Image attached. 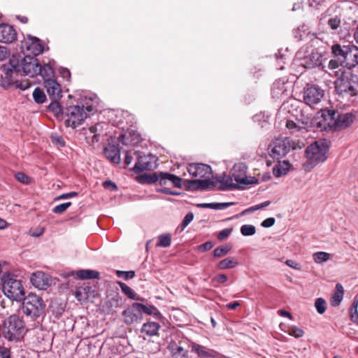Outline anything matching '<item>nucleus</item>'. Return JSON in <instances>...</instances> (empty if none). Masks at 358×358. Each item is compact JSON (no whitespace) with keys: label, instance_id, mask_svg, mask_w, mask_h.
<instances>
[{"label":"nucleus","instance_id":"nucleus-1","mask_svg":"<svg viewBox=\"0 0 358 358\" xmlns=\"http://www.w3.org/2000/svg\"><path fill=\"white\" fill-rule=\"evenodd\" d=\"M39 71V62L36 58L31 56H25L23 59L13 56L8 64H4L2 69L3 75L1 78L7 80L8 84L15 80L16 76H27L34 77L38 75Z\"/></svg>","mask_w":358,"mask_h":358},{"label":"nucleus","instance_id":"nucleus-2","mask_svg":"<svg viewBox=\"0 0 358 358\" xmlns=\"http://www.w3.org/2000/svg\"><path fill=\"white\" fill-rule=\"evenodd\" d=\"M24 327L23 320L16 315H12L6 319L3 324L2 333L10 341L20 338Z\"/></svg>","mask_w":358,"mask_h":358},{"label":"nucleus","instance_id":"nucleus-3","mask_svg":"<svg viewBox=\"0 0 358 358\" xmlns=\"http://www.w3.org/2000/svg\"><path fill=\"white\" fill-rule=\"evenodd\" d=\"M297 148L296 143L287 137H279L273 140L268 147V154L273 159L284 157L290 150Z\"/></svg>","mask_w":358,"mask_h":358},{"label":"nucleus","instance_id":"nucleus-4","mask_svg":"<svg viewBox=\"0 0 358 358\" xmlns=\"http://www.w3.org/2000/svg\"><path fill=\"white\" fill-rule=\"evenodd\" d=\"M45 305L43 299L34 294L23 298L22 311L31 317H38L44 313Z\"/></svg>","mask_w":358,"mask_h":358},{"label":"nucleus","instance_id":"nucleus-5","mask_svg":"<svg viewBox=\"0 0 358 358\" xmlns=\"http://www.w3.org/2000/svg\"><path fill=\"white\" fill-rule=\"evenodd\" d=\"M2 287L4 294L12 300L21 301L24 296V288L20 280L12 276L4 277Z\"/></svg>","mask_w":358,"mask_h":358},{"label":"nucleus","instance_id":"nucleus-6","mask_svg":"<svg viewBox=\"0 0 358 358\" xmlns=\"http://www.w3.org/2000/svg\"><path fill=\"white\" fill-rule=\"evenodd\" d=\"M324 120L328 121V125L335 129H343L348 127L355 120L352 113L336 115L334 110H327L322 113Z\"/></svg>","mask_w":358,"mask_h":358},{"label":"nucleus","instance_id":"nucleus-7","mask_svg":"<svg viewBox=\"0 0 358 358\" xmlns=\"http://www.w3.org/2000/svg\"><path fill=\"white\" fill-rule=\"evenodd\" d=\"M356 76L347 73L334 82L335 90L341 95L353 96L357 94L358 83Z\"/></svg>","mask_w":358,"mask_h":358},{"label":"nucleus","instance_id":"nucleus-8","mask_svg":"<svg viewBox=\"0 0 358 358\" xmlns=\"http://www.w3.org/2000/svg\"><path fill=\"white\" fill-rule=\"evenodd\" d=\"M329 147L326 141H315L306 150V157L314 165L326 160Z\"/></svg>","mask_w":358,"mask_h":358},{"label":"nucleus","instance_id":"nucleus-9","mask_svg":"<svg viewBox=\"0 0 358 358\" xmlns=\"http://www.w3.org/2000/svg\"><path fill=\"white\" fill-rule=\"evenodd\" d=\"M65 124L66 127L76 128L80 125L87 118V113L84 106H70L66 110Z\"/></svg>","mask_w":358,"mask_h":358},{"label":"nucleus","instance_id":"nucleus-10","mask_svg":"<svg viewBox=\"0 0 358 358\" xmlns=\"http://www.w3.org/2000/svg\"><path fill=\"white\" fill-rule=\"evenodd\" d=\"M324 96V90L315 85H307L303 92V99L310 107L320 103Z\"/></svg>","mask_w":358,"mask_h":358},{"label":"nucleus","instance_id":"nucleus-11","mask_svg":"<svg viewBox=\"0 0 358 358\" xmlns=\"http://www.w3.org/2000/svg\"><path fill=\"white\" fill-rule=\"evenodd\" d=\"M137 155L138 161L133 168L135 173H141L143 171L152 170L156 168V157L152 155H140L138 152H135Z\"/></svg>","mask_w":358,"mask_h":358},{"label":"nucleus","instance_id":"nucleus-12","mask_svg":"<svg viewBox=\"0 0 358 358\" xmlns=\"http://www.w3.org/2000/svg\"><path fill=\"white\" fill-rule=\"evenodd\" d=\"M21 49L22 51H27L34 55H38L43 51V47L40 43V40L36 37L28 36L21 42Z\"/></svg>","mask_w":358,"mask_h":358},{"label":"nucleus","instance_id":"nucleus-13","mask_svg":"<svg viewBox=\"0 0 358 358\" xmlns=\"http://www.w3.org/2000/svg\"><path fill=\"white\" fill-rule=\"evenodd\" d=\"M149 182H159L161 185H166L170 183L176 187H179V177L169 173H155L150 176Z\"/></svg>","mask_w":358,"mask_h":358},{"label":"nucleus","instance_id":"nucleus-14","mask_svg":"<svg viewBox=\"0 0 358 358\" xmlns=\"http://www.w3.org/2000/svg\"><path fill=\"white\" fill-rule=\"evenodd\" d=\"M187 170L194 178H210L212 175L210 166L201 163H192L188 165Z\"/></svg>","mask_w":358,"mask_h":358},{"label":"nucleus","instance_id":"nucleus-15","mask_svg":"<svg viewBox=\"0 0 358 358\" xmlns=\"http://www.w3.org/2000/svg\"><path fill=\"white\" fill-rule=\"evenodd\" d=\"M246 166L243 163L235 164L232 169V177L238 184L240 185H249L252 184L254 178L250 179L246 176Z\"/></svg>","mask_w":358,"mask_h":358},{"label":"nucleus","instance_id":"nucleus-16","mask_svg":"<svg viewBox=\"0 0 358 358\" xmlns=\"http://www.w3.org/2000/svg\"><path fill=\"white\" fill-rule=\"evenodd\" d=\"M124 322L127 325L141 320L142 317L138 308V303H134L130 307L122 312Z\"/></svg>","mask_w":358,"mask_h":358},{"label":"nucleus","instance_id":"nucleus-17","mask_svg":"<svg viewBox=\"0 0 358 358\" xmlns=\"http://www.w3.org/2000/svg\"><path fill=\"white\" fill-rule=\"evenodd\" d=\"M17 38V32L13 27L8 24H0V42L10 43Z\"/></svg>","mask_w":358,"mask_h":358},{"label":"nucleus","instance_id":"nucleus-18","mask_svg":"<svg viewBox=\"0 0 358 358\" xmlns=\"http://www.w3.org/2000/svg\"><path fill=\"white\" fill-rule=\"evenodd\" d=\"M44 87L50 99H61L62 89L60 85L55 79H48L44 81Z\"/></svg>","mask_w":358,"mask_h":358},{"label":"nucleus","instance_id":"nucleus-19","mask_svg":"<svg viewBox=\"0 0 358 358\" xmlns=\"http://www.w3.org/2000/svg\"><path fill=\"white\" fill-rule=\"evenodd\" d=\"M30 280L32 285L39 289H46L49 285L47 275L41 271L34 273Z\"/></svg>","mask_w":358,"mask_h":358},{"label":"nucleus","instance_id":"nucleus-20","mask_svg":"<svg viewBox=\"0 0 358 358\" xmlns=\"http://www.w3.org/2000/svg\"><path fill=\"white\" fill-rule=\"evenodd\" d=\"M104 155L113 163L119 164L120 162V150L117 145L109 143L104 148Z\"/></svg>","mask_w":358,"mask_h":358},{"label":"nucleus","instance_id":"nucleus-21","mask_svg":"<svg viewBox=\"0 0 358 358\" xmlns=\"http://www.w3.org/2000/svg\"><path fill=\"white\" fill-rule=\"evenodd\" d=\"M301 65L306 69H312L321 65V55L317 52H312L303 59Z\"/></svg>","mask_w":358,"mask_h":358},{"label":"nucleus","instance_id":"nucleus-22","mask_svg":"<svg viewBox=\"0 0 358 358\" xmlns=\"http://www.w3.org/2000/svg\"><path fill=\"white\" fill-rule=\"evenodd\" d=\"M346 66H355L358 64V48L355 45H350L348 50V55H345V59L343 62Z\"/></svg>","mask_w":358,"mask_h":358},{"label":"nucleus","instance_id":"nucleus-23","mask_svg":"<svg viewBox=\"0 0 358 358\" xmlns=\"http://www.w3.org/2000/svg\"><path fill=\"white\" fill-rule=\"evenodd\" d=\"M233 177L229 176L224 175L222 176H220L217 178V182L220 183V186L219 189L220 190H227V189H236L238 186V184H235L233 182Z\"/></svg>","mask_w":358,"mask_h":358},{"label":"nucleus","instance_id":"nucleus-24","mask_svg":"<svg viewBox=\"0 0 358 358\" xmlns=\"http://www.w3.org/2000/svg\"><path fill=\"white\" fill-rule=\"evenodd\" d=\"M344 294V289L341 284L337 283L336 285V290L334 291L331 300V304L334 307L338 306L343 300Z\"/></svg>","mask_w":358,"mask_h":358},{"label":"nucleus","instance_id":"nucleus-25","mask_svg":"<svg viewBox=\"0 0 358 358\" xmlns=\"http://www.w3.org/2000/svg\"><path fill=\"white\" fill-rule=\"evenodd\" d=\"M238 265V261L236 257H229L221 260L217 265L220 270H226L235 268Z\"/></svg>","mask_w":358,"mask_h":358},{"label":"nucleus","instance_id":"nucleus-26","mask_svg":"<svg viewBox=\"0 0 358 358\" xmlns=\"http://www.w3.org/2000/svg\"><path fill=\"white\" fill-rule=\"evenodd\" d=\"M289 162L288 161L279 162L273 169V173L275 177H280L287 174L289 169Z\"/></svg>","mask_w":358,"mask_h":358},{"label":"nucleus","instance_id":"nucleus-27","mask_svg":"<svg viewBox=\"0 0 358 358\" xmlns=\"http://www.w3.org/2000/svg\"><path fill=\"white\" fill-rule=\"evenodd\" d=\"M159 328L160 326L158 323L149 322L143 325L141 332L145 333L148 336H152L157 334Z\"/></svg>","mask_w":358,"mask_h":358},{"label":"nucleus","instance_id":"nucleus-28","mask_svg":"<svg viewBox=\"0 0 358 358\" xmlns=\"http://www.w3.org/2000/svg\"><path fill=\"white\" fill-rule=\"evenodd\" d=\"M350 45L341 46L339 44H335L331 47V51L334 55L336 57H341L343 59V62L345 59V55H348V50Z\"/></svg>","mask_w":358,"mask_h":358},{"label":"nucleus","instance_id":"nucleus-29","mask_svg":"<svg viewBox=\"0 0 358 358\" xmlns=\"http://www.w3.org/2000/svg\"><path fill=\"white\" fill-rule=\"evenodd\" d=\"M76 275L81 280L96 279L99 277V273L93 270H79Z\"/></svg>","mask_w":358,"mask_h":358},{"label":"nucleus","instance_id":"nucleus-30","mask_svg":"<svg viewBox=\"0 0 358 358\" xmlns=\"http://www.w3.org/2000/svg\"><path fill=\"white\" fill-rule=\"evenodd\" d=\"M38 74H40L44 81H45L48 79H52V78L54 76V71L52 66L49 64H45L41 66L39 64V71Z\"/></svg>","mask_w":358,"mask_h":358},{"label":"nucleus","instance_id":"nucleus-31","mask_svg":"<svg viewBox=\"0 0 358 358\" xmlns=\"http://www.w3.org/2000/svg\"><path fill=\"white\" fill-rule=\"evenodd\" d=\"M203 180H197L199 191L212 190L215 187V182L209 178H204Z\"/></svg>","mask_w":358,"mask_h":358},{"label":"nucleus","instance_id":"nucleus-32","mask_svg":"<svg viewBox=\"0 0 358 358\" xmlns=\"http://www.w3.org/2000/svg\"><path fill=\"white\" fill-rule=\"evenodd\" d=\"M138 308L141 315L143 313L149 315H158L160 314L157 308L154 306H146L138 303Z\"/></svg>","mask_w":358,"mask_h":358},{"label":"nucleus","instance_id":"nucleus-33","mask_svg":"<svg viewBox=\"0 0 358 358\" xmlns=\"http://www.w3.org/2000/svg\"><path fill=\"white\" fill-rule=\"evenodd\" d=\"M52 100L51 103L48 106V110L53 113L57 117L62 115V108L61 105L59 103V100L60 99H50Z\"/></svg>","mask_w":358,"mask_h":358},{"label":"nucleus","instance_id":"nucleus-34","mask_svg":"<svg viewBox=\"0 0 358 358\" xmlns=\"http://www.w3.org/2000/svg\"><path fill=\"white\" fill-rule=\"evenodd\" d=\"M197 180H184L180 178V187L182 186L188 191H199Z\"/></svg>","mask_w":358,"mask_h":358},{"label":"nucleus","instance_id":"nucleus-35","mask_svg":"<svg viewBox=\"0 0 358 358\" xmlns=\"http://www.w3.org/2000/svg\"><path fill=\"white\" fill-rule=\"evenodd\" d=\"M313 258L316 264H322L330 258V254L326 252H317L313 254Z\"/></svg>","mask_w":358,"mask_h":358},{"label":"nucleus","instance_id":"nucleus-36","mask_svg":"<svg viewBox=\"0 0 358 358\" xmlns=\"http://www.w3.org/2000/svg\"><path fill=\"white\" fill-rule=\"evenodd\" d=\"M358 299H355L353 303L350 308V317L352 322L358 324Z\"/></svg>","mask_w":358,"mask_h":358},{"label":"nucleus","instance_id":"nucleus-37","mask_svg":"<svg viewBox=\"0 0 358 358\" xmlns=\"http://www.w3.org/2000/svg\"><path fill=\"white\" fill-rule=\"evenodd\" d=\"M171 236L169 234H162L158 236L157 247L167 248L171 245Z\"/></svg>","mask_w":358,"mask_h":358},{"label":"nucleus","instance_id":"nucleus-38","mask_svg":"<svg viewBox=\"0 0 358 358\" xmlns=\"http://www.w3.org/2000/svg\"><path fill=\"white\" fill-rule=\"evenodd\" d=\"M33 98L37 103H43L46 100L45 93L39 87H36L33 92Z\"/></svg>","mask_w":358,"mask_h":358},{"label":"nucleus","instance_id":"nucleus-39","mask_svg":"<svg viewBox=\"0 0 358 358\" xmlns=\"http://www.w3.org/2000/svg\"><path fill=\"white\" fill-rule=\"evenodd\" d=\"M315 307L317 313L322 315L326 311L327 303L324 299L317 298L315 301Z\"/></svg>","mask_w":358,"mask_h":358},{"label":"nucleus","instance_id":"nucleus-40","mask_svg":"<svg viewBox=\"0 0 358 358\" xmlns=\"http://www.w3.org/2000/svg\"><path fill=\"white\" fill-rule=\"evenodd\" d=\"M119 285L121 288L122 292L128 296V297L131 299H136V296L135 292L125 283L119 282Z\"/></svg>","mask_w":358,"mask_h":358},{"label":"nucleus","instance_id":"nucleus-41","mask_svg":"<svg viewBox=\"0 0 358 358\" xmlns=\"http://www.w3.org/2000/svg\"><path fill=\"white\" fill-rule=\"evenodd\" d=\"M256 232V228L251 224H244L241 227V233L245 236H252Z\"/></svg>","mask_w":358,"mask_h":358},{"label":"nucleus","instance_id":"nucleus-42","mask_svg":"<svg viewBox=\"0 0 358 358\" xmlns=\"http://www.w3.org/2000/svg\"><path fill=\"white\" fill-rule=\"evenodd\" d=\"M230 250L231 248L227 245L218 247L213 250V255L215 257L217 258L222 257L225 256Z\"/></svg>","mask_w":358,"mask_h":358},{"label":"nucleus","instance_id":"nucleus-43","mask_svg":"<svg viewBox=\"0 0 358 358\" xmlns=\"http://www.w3.org/2000/svg\"><path fill=\"white\" fill-rule=\"evenodd\" d=\"M288 334L295 338H301L304 335V331L299 327L292 326L289 328Z\"/></svg>","mask_w":358,"mask_h":358},{"label":"nucleus","instance_id":"nucleus-44","mask_svg":"<svg viewBox=\"0 0 358 358\" xmlns=\"http://www.w3.org/2000/svg\"><path fill=\"white\" fill-rule=\"evenodd\" d=\"M194 350L199 355L202 357H211L212 352L208 351L204 347L199 345H194L193 346Z\"/></svg>","mask_w":358,"mask_h":358},{"label":"nucleus","instance_id":"nucleus-45","mask_svg":"<svg viewBox=\"0 0 358 358\" xmlns=\"http://www.w3.org/2000/svg\"><path fill=\"white\" fill-rule=\"evenodd\" d=\"M327 73L332 77H337V78L343 76V75L346 74L348 72H346L342 65L338 66V69H334V70L327 71Z\"/></svg>","mask_w":358,"mask_h":358},{"label":"nucleus","instance_id":"nucleus-46","mask_svg":"<svg viewBox=\"0 0 358 358\" xmlns=\"http://www.w3.org/2000/svg\"><path fill=\"white\" fill-rule=\"evenodd\" d=\"M71 202H66L64 203L59 204V205L56 206L55 207H54V208L52 209V212L56 214H61V213H64V211H66L67 210V208L69 206H71Z\"/></svg>","mask_w":358,"mask_h":358},{"label":"nucleus","instance_id":"nucleus-47","mask_svg":"<svg viewBox=\"0 0 358 358\" xmlns=\"http://www.w3.org/2000/svg\"><path fill=\"white\" fill-rule=\"evenodd\" d=\"M15 178L20 182L28 185L31 182V178L24 173L18 172L15 174Z\"/></svg>","mask_w":358,"mask_h":358},{"label":"nucleus","instance_id":"nucleus-48","mask_svg":"<svg viewBox=\"0 0 358 358\" xmlns=\"http://www.w3.org/2000/svg\"><path fill=\"white\" fill-rule=\"evenodd\" d=\"M286 127L294 131H301L302 129H305L303 127H301L299 125H297L296 123H295L292 120H287L286 122Z\"/></svg>","mask_w":358,"mask_h":358},{"label":"nucleus","instance_id":"nucleus-49","mask_svg":"<svg viewBox=\"0 0 358 358\" xmlns=\"http://www.w3.org/2000/svg\"><path fill=\"white\" fill-rule=\"evenodd\" d=\"M328 24L332 29H336L341 24V20L337 17H334L328 20Z\"/></svg>","mask_w":358,"mask_h":358},{"label":"nucleus","instance_id":"nucleus-50","mask_svg":"<svg viewBox=\"0 0 358 358\" xmlns=\"http://www.w3.org/2000/svg\"><path fill=\"white\" fill-rule=\"evenodd\" d=\"M213 247V243L211 241L206 242L198 246V249L201 252H206L210 250Z\"/></svg>","mask_w":358,"mask_h":358},{"label":"nucleus","instance_id":"nucleus-51","mask_svg":"<svg viewBox=\"0 0 358 358\" xmlns=\"http://www.w3.org/2000/svg\"><path fill=\"white\" fill-rule=\"evenodd\" d=\"M341 65L337 60L331 59L329 62L327 70H324L325 72L334 70V69H338V66Z\"/></svg>","mask_w":358,"mask_h":358},{"label":"nucleus","instance_id":"nucleus-52","mask_svg":"<svg viewBox=\"0 0 358 358\" xmlns=\"http://www.w3.org/2000/svg\"><path fill=\"white\" fill-rule=\"evenodd\" d=\"M194 214L192 212L188 213L183 219L182 227H186L193 220Z\"/></svg>","mask_w":358,"mask_h":358},{"label":"nucleus","instance_id":"nucleus-53","mask_svg":"<svg viewBox=\"0 0 358 358\" xmlns=\"http://www.w3.org/2000/svg\"><path fill=\"white\" fill-rule=\"evenodd\" d=\"M77 195H78V193L76 192H71L62 194L58 196L56 198V200L66 199L72 198L73 196H76Z\"/></svg>","mask_w":358,"mask_h":358},{"label":"nucleus","instance_id":"nucleus-54","mask_svg":"<svg viewBox=\"0 0 358 358\" xmlns=\"http://www.w3.org/2000/svg\"><path fill=\"white\" fill-rule=\"evenodd\" d=\"M275 220L273 217H268V218L264 220L262 222L261 225L263 227L268 228V227H272L275 224Z\"/></svg>","mask_w":358,"mask_h":358},{"label":"nucleus","instance_id":"nucleus-55","mask_svg":"<svg viewBox=\"0 0 358 358\" xmlns=\"http://www.w3.org/2000/svg\"><path fill=\"white\" fill-rule=\"evenodd\" d=\"M231 232V229H224L220 231L217 237L220 240H223L228 237Z\"/></svg>","mask_w":358,"mask_h":358},{"label":"nucleus","instance_id":"nucleus-56","mask_svg":"<svg viewBox=\"0 0 358 358\" xmlns=\"http://www.w3.org/2000/svg\"><path fill=\"white\" fill-rule=\"evenodd\" d=\"M101 127V124H96L95 126H92L89 128V131L91 134H94V136H93V139L92 141H98V139H97V134H96V132L98 131V127Z\"/></svg>","mask_w":358,"mask_h":358},{"label":"nucleus","instance_id":"nucleus-57","mask_svg":"<svg viewBox=\"0 0 358 358\" xmlns=\"http://www.w3.org/2000/svg\"><path fill=\"white\" fill-rule=\"evenodd\" d=\"M9 55V51L7 48L0 46V61L5 59Z\"/></svg>","mask_w":358,"mask_h":358},{"label":"nucleus","instance_id":"nucleus-58","mask_svg":"<svg viewBox=\"0 0 358 358\" xmlns=\"http://www.w3.org/2000/svg\"><path fill=\"white\" fill-rule=\"evenodd\" d=\"M234 204L232 202L229 203H215V210H221L226 208L229 206H231Z\"/></svg>","mask_w":358,"mask_h":358},{"label":"nucleus","instance_id":"nucleus-59","mask_svg":"<svg viewBox=\"0 0 358 358\" xmlns=\"http://www.w3.org/2000/svg\"><path fill=\"white\" fill-rule=\"evenodd\" d=\"M0 358H10V353L8 349L0 348Z\"/></svg>","mask_w":358,"mask_h":358},{"label":"nucleus","instance_id":"nucleus-60","mask_svg":"<svg viewBox=\"0 0 358 358\" xmlns=\"http://www.w3.org/2000/svg\"><path fill=\"white\" fill-rule=\"evenodd\" d=\"M285 264L286 265H287L288 266L292 268H294L296 270H299L301 268V266H300V264L294 262L293 260H291V259H287L286 262H285Z\"/></svg>","mask_w":358,"mask_h":358},{"label":"nucleus","instance_id":"nucleus-61","mask_svg":"<svg viewBox=\"0 0 358 358\" xmlns=\"http://www.w3.org/2000/svg\"><path fill=\"white\" fill-rule=\"evenodd\" d=\"M218 283H224L227 280V276L225 274H219L215 278Z\"/></svg>","mask_w":358,"mask_h":358},{"label":"nucleus","instance_id":"nucleus-62","mask_svg":"<svg viewBox=\"0 0 358 358\" xmlns=\"http://www.w3.org/2000/svg\"><path fill=\"white\" fill-rule=\"evenodd\" d=\"M197 207L201 208H210V209H215V203H198L196 205Z\"/></svg>","mask_w":358,"mask_h":358},{"label":"nucleus","instance_id":"nucleus-63","mask_svg":"<svg viewBox=\"0 0 358 358\" xmlns=\"http://www.w3.org/2000/svg\"><path fill=\"white\" fill-rule=\"evenodd\" d=\"M60 73L62 74V76L65 79L69 80L71 77V73L69 70H68L67 69H62Z\"/></svg>","mask_w":358,"mask_h":358},{"label":"nucleus","instance_id":"nucleus-64","mask_svg":"<svg viewBox=\"0 0 358 358\" xmlns=\"http://www.w3.org/2000/svg\"><path fill=\"white\" fill-rule=\"evenodd\" d=\"M133 160L132 154L131 152H127L124 159V163L127 165L130 164Z\"/></svg>","mask_w":358,"mask_h":358}]
</instances>
